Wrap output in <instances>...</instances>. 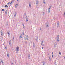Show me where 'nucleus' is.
<instances>
[{"mask_svg": "<svg viewBox=\"0 0 65 65\" xmlns=\"http://www.w3.org/2000/svg\"><path fill=\"white\" fill-rule=\"evenodd\" d=\"M46 24L47 25H48V23H46Z\"/></svg>", "mask_w": 65, "mask_h": 65, "instance_id": "nucleus-46", "label": "nucleus"}, {"mask_svg": "<svg viewBox=\"0 0 65 65\" xmlns=\"http://www.w3.org/2000/svg\"><path fill=\"white\" fill-rule=\"evenodd\" d=\"M19 0H17V1H18Z\"/></svg>", "mask_w": 65, "mask_h": 65, "instance_id": "nucleus-54", "label": "nucleus"}, {"mask_svg": "<svg viewBox=\"0 0 65 65\" xmlns=\"http://www.w3.org/2000/svg\"><path fill=\"white\" fill-rule=\"evenodd\" d=\"M40 30H41V28H40Z\"/></svg>", "mask_w": 65, "mask_h": 65, "instance_id": "nucleus-50", "label": "nucleus"}, {"mask_svg": "<svg viewBox=\"0 0 65 65\" xmlns=\"http://www.w3.org/2000/svg\"><path fill=\"white\" fill-rule=\"evenodd\" d=\"M3 61V60H1V62Z\"/></svg>", "mask_w": 65, "mask_h": 65, "instance_id": "nucleus-41", "label": "nucleus"}, {"mask_svg": "<svg viewBox=\"0 0 65 65\" xmlns=\"http://www.w3.org/2000/svg\"><path fill=\"white\" fill-rule=\"evenodd\" d=\"M26 13H25L24 14V15H23V18H25V17H26Z\"/></svg>", "mask_w": 65, "mask_h": 65, "instance_id": "nucleus-9", "label": "nucleus"}, {"mask_svg": "<svg viewBox=\"0 0 65 65\" xmlns=\"http://www.w3.org/2000/svg\"><path fill=\"white\" fill-rule=\"evenodd\" d=\"M2 64L3 65H4V62L3 61L2 62Z\"/></svg>", "mask_w": 65, "mask_h": 65, "instance_id": "nucleus-25", "label": "nucleus"}, {"mask_svg": "<svg viewBox=\"0 0 65 65\" xmlns=\"http://www.w3.org/2000/svg\"><path fill=\"white\" fill-rule=\"evenodd\" d=\"M11 3H12V2H11L10 3V5H11Z\"/></svg>", "mask_w": 65, "mask_h": 65, "instance_id": "nucleus-35", "label": "nucleus"}, {"mask_svg": "<svg viewBox=\"0 0 65 65\" xmlns=\"http://www.w3.org/2000/svg\"><path fill=\"white\" fill-rule=\"evenodd\" d=\"M17 54H18V53L17 52Z\"/></svg>", "mask_w": 65, "mask_h": 65, "instance_id": "nucleus-57", "label": "nucleus"}, {"mask_svg": "<svg viewBox=\"0 0 65 65\" xmlns=\"http://www.w3.org/2000/svg\"><path fill=\"white\" fill-rule=\"evenodd\" d=\"M24 30H23L22 32V34L23 35H24Z\"/></svg>", "mask_w": 65, "mask_h": 65, "instance_id": "nucleus-15", "label": "nucleus"}, {"mask_svg": "<svg viewBox=\"0 0 65 65\" xmlns=\"http://www.w3.org/2000/svg\"><path fill=\"white\" fill-rule=\"evenodd\" d=\"M31 3H29V7H31Z\"/></svg>", "mask_w": 65, "mask_h": 65, "instance_id": "nucleus-14", "label": "nucleus"}, {"mask_svg": "<svg viewBox=\"0 0 65 65\" xmlns=\"http://www.w3.org/2000/svg\"><path fill=\"white\" fill-rule=\"evenodd\" d=\"M50 60H51V58L49 57L48 59L49 61H50Z\"/></svg>", "mask_w": 65, "mask_h": 65, "instance_id": "nucleus-33", "label": "nucleus"}, {"mask_svg": "<svg viewBox=\"0 0 65 65\" xmlns=\"http://www.w3.org/2000/svg\"><path fill=\"white\" fill-rule=\"evenodd\" d=\"M1 61H0V65H1Z\"/></svg>", "mask_w": 65, "mask_h": 65, "instance_id": "nucleus-43", "label": "nucleus"}, {"mask_svg": "<svg viewBox=\"0 0 65 65\" xmlns=\"http://www.w3.org/2000/svg\"><path fill=\"white\" fill-rule=\"evenodd\" d=\"M25 40H28V38H29L28 36L27 35L25 36Z\"/></svg>", "mask_w": 65, "mask_h": 65, "instance_id": "nucleus-1", "label": "nucleus"}, {"mask_svg": "<svg viewBox=\"0 0 65 65\" xmlns=\"http://www.w3.org/2000/svg\"><path fill=\"white\" fill-rule=\"evenodd\" d=\"M43 2H45V0H43Z\"/></svg>", "mask_w": 65, "mask_h": 65, "instance_id": "nucleus-44", "label": "nucleus"}, {"mask_svg": "<svg viewBox=\"0 0 65 65\" xmlns=\"http://www.w3.org/2000/svg\"><path fill=\"white\" fill-rule=\"evenodd\" d=\"M38 38H36V41H37V40H38Z\"/></svg>", "mask_w": 65, "mask_h": 65, "instance_id": "nucleus-19", "label": "nucleus"}, {"mask_svg": "<svg viewBox=\"0 0 65 65\" xmlns=\"http://www.w3.org/2000/svg\"><path fill=\"white\" fill-rule=\"evenodd\" d=\"M4 9H3L2 10V11H4Z\"/></svg>", "mask_w": 65, "mask_h": 65, "instance_id": "nucleus-28", "label": "nucleus"}, {"mask_svg": "<svg viewBox=\"0 0 65 65\" xmlns=\"http://www.w3.org/2000/svg\"><path fill=\"white\" fill-rule=\"evenodd\" d=\"M25 18L26 20V22H28V18H27V16Z\"/></svg>", "mask_w": 65, "mask_h": 65, "instance_id": "nucleus-4", "label": "nucleus"}, {"mask_svg": "<svg viewBox=\"0 0 65 65\" xmlns=\"http://www.w3.org/2000/svg\"><path fill=\"white\" fill-rule=\"evenodd\" d=\"M51 8H52V6L49 7L48 8V10H50V9H51Z\"/></svg>", "mask_w": 65, "mask_h": 65, "instance_id": "nucleus-13", "label": "nucleus"}, {"mask_svg": "<svg viewBox=\"0 0 65 65\" xmlns=\"http://www.w3.org/2000/svg\"><path fill=\"white\" fill-rule=\"evenodd\" d=\"M43 45V46H44V45Z\"/></svg>", "mask_w": 65, "mask_h": 65, "instance_id": "nucleus-53", "label": "nucleus"}, {"mask_svg": "<svg viewBox=\"0 0 65 65\" xmlns=\"http://www.w3.org/2000/svg\"><path fill=\"white\" fill-rule=\"evenodd\" d=\"M36 5H37L38 4V0H36Z\"/></svg>", "mask_w": 65, "mask_h": 65, "instance_id": "nucleus-11", "label": "nucleus"}, {"mask_svg": "<svg viewBox=\"0 0 65 65\" xmlns=\"http://www.w3.org/2000/svg\"><path fill=\"white\" fill-rule=\"evenodd\" d=\"M5 7L7 8L8 7V6H7V5H6L5 6Z\"/></svg>", "mask_w": 65, "mask_h": 65, "instance_id": "nucleus-16", "label": "nucleus"}, {"mask_svg": "<svg viewBox=\"0 0 65 65\" xmlns=\"http://www.w3.org/2000/svg\"><path fill=\"white\" fill-rule=\"evenodd\" d=\"M26 43L27 42L26 41Z\"/></svg>", "mask_w": 65, "mask_h": 65, "instance_id": "nucleus-56", "label": "nucleus"}, {"mask_svg": "<svg viewBox=\"0 0 65 65\" xmlns=\"http://www.w3.org/2000/svg\"><path fill=\"white\" fill-rule=\"evenodd\" d=\"M43 47H42V49H43Z\"/></svg>", "mask_w": 65, "mask_h": 65, "instance_id": "nucleus-51", "label": "nucleus"}, {"mask_svg": "<svg viewBox=\"0 0 65 65\" xmlns=\"http://www.w3.org/2000/svg\"><path fill=\"white\" fill-rule=\"evenodd\" d=\"M48 13H50V10H48Z\"/></svg>", "mask_w": 65, "mask_h": 65, "instance_id": "nucleus-26", "label": "nucleus"}, {"mask_svg": "<svg viewBox=\"0 0 65 65\" xmlns=\"http://www.w3.org/2000/svg\"><path fill=\"white\" fill-rule=\"evenodd\" d=\"M11 42L10 41L9 42V45H11Z\"/></svg>", "mask_w": 65, "mask_h": 65, "instance_id": "nucleus-20", "label": "nucleus"}, {"mask_svg": "<svg viewBox=\"0 0 65 65\" xmlns=\"http://www.w3.org/2000/svg\"><path fill=\"white\" fill-rule=\"evenodd\" d=\"M8 35H8V36H10V34H9V33H8Z\"/></svg>", "mask_w": 65, "mask_h": 65, "instance_id": "nucleus-30", "label": "nucleus"}, {"mask_svg": "<svg viewBox=\"0 0 65 65\" xmlns=\"http://www.w3.org/2000/svg\"><path fill=\"white\" fill-rule=\"evenodd\" d=\"M23 28H24V29H25V26L24 25H23Z\"/></svg>", "mask_w": 65, "mask_h": 65, "instance_id": "nucleus-31", "label": "nucleus"}, {"mask_svg": "<svg viewBox=\"0 0 65 65\" xmlns=\"http://www.w3.org/2000/svg\"><path fill=\"white\" fill-rule=\"evenodd\" d=\"M20 51V50H19V47L17 46V47L16 51L18 52V51Z\"/></svg>", "mask_w": 65, "mask_h": 65, "instance_id": "nucleus-2", "label": "nucleus"}, {"mask_svg": "<svg viewBox=\"0 0 65 65\" xmlns=\"http://www.w3.org/2000/svg\"><path fill=\"white\" fill-rule=\"evenodd\" d=\"M0 60H1V61L2 60V59H0Z\"/></svg>", "mask_w": 65, "mask_h": 65, "instance_id": "nucleus-48", "label": "nucleus"}, {"mask_svg": "<svg viewBox=\"0 0 65 65\" xmlns=\"http://www.w3.org/2000/svg\"><path fill=\"white\" fill-rule=\"evenodd\" d=\"M1 35L2 36V35H3V32H2V30H1Z\"/></svg>", "mask_w": 65, "mask_h": 65, "instance_id": "nucleus-10", "label": "nucleus"}, {"mask_svg": "<svg viewBox=\"0 0 65 65\" xmlns=\"http://www.w3.org/2000/svg\"><path fill=\"white\" fill-rule=\"evenodd\" d=\"M28 59H30V55H28Z\"/></svg>", "mask_w": 65, "mask_h": 65, "instance_id": "nucleus-17", "label": "nucleus"}, {"mask_svg": "<svg viewBox=\"0 0 65 65\" xmlns=\"http://www.w3.org/2000/svg\"><path fill=\"white\" fill-rule=\"evenodd\" d=\"M22 36H20V37H19V38H20V39H21V38H22Z\"/></svg>", "mask_w": 65, "mask_h": 65, "instance_id": "nucleus-24", "label": "nucleus"}, {"mask_svg": "<svg viewBox=\"0 0 65 65\" xmlns=\"http://www.w3.org/2000/svg\"><path fill=\"white\" fill-rule=\"evenodd\" d=\"M52 58H54V55H53L52 56Z\"/></svg>", "mask_w": 65, "mask_h": 65, "instance_id": "nucleus-37", "label": "nucleus"}, {"mask_svg": "<svg viewBox=\"0 0 65 65\" xmlns=\"http://www.w3.org/2000/svg\"><path fill=\"white\" fill-rule=\"evenodd\" d=\"M9 53H8L7 54V57L8 58H9Z\"/></svg>", "mask_w": 65, "mask_h": 65, "instance_id": "nucleus-12", "label": "nucleus"}, {"mask_svg": "<svg viewBox=\"0 0 65 65\" xmlns=\"http://www.w3.org/2000/svg\"><path fill=\"white\" fill-rule=\"evenodd\" d=\"M57 41H59V37H57Z\"/></svg>", "mask_w": 65, "mask_h": 65, "instance_id": "nucleus-7", "label": "nucleus"}, {"mask_svg": "<svg viewBox=\"0 0 65 65\" xmlns=\"http://www.w3.org/2000/svg\"><path fill=\"white\" fill-rule=\"evenodd\" d=\"M46 27H48V25H46Z\"/></svg>", "mask_w": 65, "mask_h": 65, "instance_id": "nucleus-38", "label": "nucleus"}, {"mask_svg": "<svg viewBox=\"0 0 65 65\" xmlns=\"http://www.w3.org/2000/svg\"><path fill=\"white\" fill-rule=\"evenodd\" d=\"M59 22H58L57 24V28H58V27H59Z\"/></svg>", "mask_w": 65, "mask_h": 65, "instance_id": "nucleus-8", "label": "nucleus"}, {"mask_svg": "<svg viewBox=\"0 0 65 65\" xmlns=\"http://www.w3.org/2000/svg\"><path fill=\"white\" fill-rule=\"evenodd\" d=\"M14 37H13V41H14Z\"/></svg>", "mask_w": 65, "mask_h": 65, "instance_id": "nucleus-29", "label": "nucleus"}, {"mask_svg": "<svg viewBox=\"0 0 65 65\" xmlns=\"http://www.w3.org/2000/svg\"><path fill=\"white\" fill-rule=\"evenodd\" d=\"M48 55H49V54H48Z\"/></svg>", "mask_w": 65, "mask_h": 65, "instance_id": "nucleus-55", "label": "nucleus"}, {"mask_svg": "<svg viewBox=\"0 0 65 65\" xmlns=\"http://www.w3.org/2000/svg\"><path fill=\"white\" fill-rule=\"evenodd\" d=\"M43 65H45V62H43Z\"/></svg>", "mask_w": 65, "mask_h": 65, "instance_id": "nucleus-23", "label": "nucleus"}, {"mask_svg": "<svg viewBox=\"0 0 65 65\" xmlns=\"http://www.w3.org/2000/svg\"><path fill=\"white\" fill-rule=\"evenodd\" d=\"M42 13H43V14H44V12H43Z\"/></svg>", "mask_w": 65, "mask_h": 65, "instance_id": "nucleus-40", "label": "nucleus"}, {"mask_svg": "<svg viewBox=\"0 0 65 65\" xmlns=\"http://www.w3.org/2000/svg\"><path fill=\"white\" fill-rule=\"evenodd\" d=\"M33 48H34L35 47V43L34 42H33Z\"/></svg>", "mask_w": 65, "mask_h": 65, "instance_id": "nucleus-3", "label": "nucleus"}, {"mask_svg": "<svg viewBox=\"0 0 65 65\" xmlns=\"http://www.w3.org/2000/svg\"><path fill=\"white\" fill-rule=\"evenodd\" d=\"M22 25H23H23H24V24H22Z\"/></svg>", "mask_w": 65, "mask_h": 65, "instance_id": "nucleus-52", "label": "nucleus"}, {"mask_svg": "<svg viewBox=\"0 0 65 65\" xmlns=\"http://www.w3.org/2000/svg\"><path fill=\"white\" fill-rule=\"evenodd\" d=\"M15 8H17L18 7V3H17L15 5Z\"/></svg>", "mask_w": 65, "mask_h": 65, "instance_id": "nucleus-6", "label": "nucleus"}, {"mask_svg": "<svg viewBox=\"0 0 65 65\" xmlns=\"http://www.w3.org/2000/svg\"><path fill=\"white\" fill-rule=\"evenodd\" d=\"M55 65H57V63L56 61H55Z\"/></svg>", "mask_w": 65, "mask_h": 65, "instance_id": "nucleus-27", "label": "nucleus"}, {"mask_svg": "<svg viewBox=\"0 0 65 65\" xmlns=\"http://www.w3.org/2000/svg\"><path fill=\"white\" fill-rule=\"evenodd\" d=\"M59 55H61V52H59Z\"/></svg>", "mask_w": 65, "mask_h": 65, "instance_id": "nucleus-32", "label": "nucleus"}, {"mask_svg": "<svg viewBox=\"0 0 65 65\" xmlns=\"http://www.w3.org/2000/svg\"><path fill=\"white\" fill-rule=\"evenodd\" d=\"M9 30H8V31H7V33H9Z\"/></svg>", "mask_w": 65, "mask_h": 65, "instance_id": "nucleus-34", "label": "nucleus"}, {"mask_svg": "<svg viewBox=\"0 0 65 65\" xmlns=\"http://www.w3.org/2000/svg\"><path fill=\"white\" fill-rule=\"evenodd\" d=\"M43 2V3H45V2Z\"/></svg>", "mask_w": 65, "mask_h": 65, "instance_id": "nucleus-47", "label": "nucleus"}, {"mask_svg": "<svg viewBox=\"0 0 65 65\" xmlns=\"http://www.w3.org/2000/svg\"><path fill=\"white\" fill-rule=\"evenodd\" d=\"M11 65H13V63L12 62V63H11Z\"/></svg>", "mask_w": 65, "mask_h": 65, "instance_id": "nucleus-42", "label": "nucleus"}, {"mask_svg": "<svg viewBox=\"0 0 65 65\" xmlns=\"http://www.w3.org/2000/svg\"><path fill=\"white\" fill-rule=\"evenodd\" d=\"M4 49L5 50H6H6H7V48L6 47H5L4 48Z\"/></svg>", "mask_w": 65, "mask_h": 65, "instance_id": "nucleus-21", "label": "nucleus"}, {"mask_svg": "<svg viewBox=\"0 0 65 65\" xmlns=\"http://www.w3.org/2000/svg\"><path fill=\"white\" fill-rule=\"evenodd\" d=\"M43 44V41H42L41 43V45H42Z\"/></svg>", "mask_w": 65, "mask_h": 65, "instance_id": "nucleus-5", "label": "nucleus"}, {"mask_svg": "<svg viewBox=\"0 0 65 65\" xmlns=\"http://www.w3.org/2000/svg\"><path fill=\"white\" fill-rule=\"evenodd\" d=\"M52 54L53 55H54V54H53V52H52Z\"/></svg>", "mask_w": 65, "mask_h": 65, "instance_id": "nucleus-45", "label": "nucleus"}, {"mask_svg": "<svg viewBox=\"0 0 65 65\" xmlns=\"http://www.w3.org/2000/svg\"><path fill=\"white\" fill-rule=\"evenodd\" d=\"M14 16L15 17H16V14H15L14 15Z\"/></svg>", "mask_w": 65, "mask_h": 65, "instance_id": "nucleus-36", "label": "nucleus"}, {"mask_svg": "<svg viewBox=\"0 0 65 65\" xmlns=\"http://www.w3.org/2000/svg\"><path fill=\"white\" fill-rule=\"evenodd\" d=\"M34 17H35V14H34Z\"/></svg>", "mask_w": 65, "mask_h": 65, "instance_id": "nucleus-49", "label": "nucleus"}, {"mask_svg": "<svg viewBox=\"0 0 65 65\" xmlns=\"http://www.w3.org/2000/svg\"><path fill=\"white\" fill-rule=\"evenodd\" d=\"M7 10L5 12V14H7Z\"/></svg>", "mask_w": 65, "mask_h": 65, "instance_id": "nucleus-22", "label": "nucleus"}, {"mask_svg": "<svg viewBox=\"0 0 65 65\" xmlns=\"http://www.w3.org/2000/svg\"><path fill=\"white\" fill-rule=\"evenodd\" d=\"M56 45H57V44H54V47H55Z\"/></svg>", "mask_w": 65, "mask_h": 65, "instance_id": "nucleus-18", "label": "nucleus"}, {"mask_svg": "<svg viewBox=\"0 0 65 65\" xmlns=\"http://www.w3.org/2000/svg\"><path fill=\"white\" fill-rule=\"evenodd\" d=\"M10 2H9L7 3L8 4H10Z\"/></svg>", "mask_w": 65, "mask_h": 65, "instance_id": "nucleus-39", "label": "nucleus"}]
</instances>
